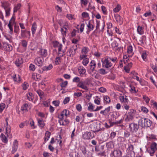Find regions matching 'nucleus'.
Wrapping results in <instances>:
<instances>
[{"mask_svg": "<svg viewBox=\"0 0 157 157\" xmlns=\"http://www.w3.org/2000/svg\"><path fill=\"white\" fill-rule=\"evenodd\" d=\"M0 137L3 142L7 144L8 141L6 136L3 133H2L0 136Z\"/></svg>", "mask_w": 157, "mask_h": 157, "instance_id": "cd10ccee", "label": "nucleus"}, {"mask_svg": "<svg viewBox=\"0 0 157 157\" xmlns=\"http://www.w3.org/2000/svg\"><path fill=\"white\" fill-rule=\"evenodd\" d=\"M68 84V82L67 81H65L62 82L60 84V86L62 88L65 87Z\"/></svg>", "mask_w": 157, "mask_h": 157, "instance_id": "8fccbe9b", "label": "nucleus"}, {"mask_svg": "<svg viewBox=\"0 0 157 157\" xmlns=\"http://www.w3.org/2000/svg\"><path fill=\"white\" fill-rule=\"evenodd\" d=\"M101 62L103 67L108 68L111 67L112 66V63L109 61L108 57H106L104 59H102Z\"/></svg>", "mask_w": 157, "mask_h": 157, "instance_id": "423d86ee", "label": "nucleus"}, {"mask_svg": "<svg viewBox=\"0 0 157 157\" xmlns=\"http://www.w3.org/2000/svg\"><path fill=\"white\" fill-rule=\"evenodd\" d=\"M2 6L3 7L6 12V16L8 17L10 15V7L9 4L7 2H4L2 3Z\"/></svg>", "mask_w": 157, "mask_h": 157, "instance_id": "7ed1b4c3", "label": "nucleus"}, {"mask_svg": "<svg viewBox=\"0 0 157 157\" xmlns=\"http://www.w3.org/2000/svg\"><path fill=\"white\" fill-rule=\"evenodd\" d=\"M121 6L118 4L116 7L113 9V11L115 13L118 12L121 10Z\"/></svg>", "mask_w": 157, "mask_h": 157, "instance_id": "a19ab883", "label": "nucleus"}, {"mask_svg": "<svg viewBox=\"0 0 157 157\" xmlns=\"http://www.w3.org/2000/svg\"><path fill=\"white\" fill-rule=\"evenodd\" d=\"M5 107V105L4 103H1L0 105V112L1 113Z\"/></svg>", "mask_w": 157, "mask_h": 157, "instance_id": "5fc2aeb1", "label": "nucleus"}, {"mask_svg": "<svg viewBox=\"0 0 157 157\" xmlns=\"http://www.w3.org/2000/svg\"><path fill=\"white\" fill-rule=\"evenodd\" d=\"M149 148L156 151L157 150V144L155 142H152Z\"/></svg>", "mask_w": 157, "mask_h": 157, "instance_id": "a878e982", "label": "nucleus"}, {"mask_svg": "<svg viewBox=\"0 0 157 157\" xmlns=\"http://www.w3.org/2000/svg\"><path fill=\"white\" fill-rule=\"evenodd\" d=\"M137 31L138 33L140 35H142L144 33L143 28L139 25L137 27Z\"/></svg>", "mask_w": 157, "mask_h": 157, "instance_id": "473e14b6", "label": "nucleus"}, {"mask_svg": "<svg viewBox=\"0 0 157 157\" xmlns=\"http://www.w3.org/2000/svg\"><path fill=\"white\" fill-rule=\"evenodd\" d=\"M96 66V63L94 60H92L90 63V69L92 72H93L95 71V68Z\"/></svg>", "mask_w": 157, "mask_h": 157, "instance_id": "aec40b11", "label": "nucleus"}, {"mask_svg": "<svg viewBox=\"0 0 157 157\" xmlns=\"http://www.w3.org/2000/svg\"><path fill=\"white\" fill-rule=\"evenodd\" d=\"M90 128L91 129V131L93 132H98L101 129L99 125L95 123L90 125Z\"/></svg>", "mask_w": 157, "mask_h": 157, "instance_id": "6e6552de", "label": "nucleus"}, {"mask_svg": "<svg viewBox=\"0 0 157 157\" xmlns=\"http://www.w3.org/2000/svg\"><path fill=\"white\" fill-rule=\"evenodd\" d=\"M28 105L27 103L24 104L21 107V110L22 111H27V108Z\"/></svg>", "mask_w": 157, "mask_h": 157, "instance_id": "58836bf2", "label": "nucleus"}, {"mask_svg": "<svg viewBox=\"0 0 157 157\" xmlns=\"http://www.w3.org/2000/svg\"><path fill=\"white\" fill-rule=\"evenodd\" d=\"M147 56V55L146 54V52H144L142 54L141 56L142 59L144 60H145L146 59Z\"/></svg>", "mask_w": 157, "mask_h": 157, "instance_id": "680f3d73", "label": "nucleus"}, {"mask_svg": "<svg viewBox=\"0 0 157 157\" xmlns=\"http://www.w3.org/2000/svg\"><path fill=\"white\" fill-rule=\"evenodd\" d=\"M76 108L77 110L79 112H80L82 109V107L81 105L80 104H78L76 105Z\"/></svg>", "mask_w": 157, "mask_h": 157, "instance_id": "13d9d810", "label": "nucleus"}, {"mask_svg": "<svg viewBox=\"0 0 157 157\" xmlns=\"http://www.w3.org/2000/svg\"><path fill=\"white\" fill-rule=\"evenodd\" d=\"M21 45L24 47H26L27 45V42L25 40H21Z\"/></svg>", "mask_w": 157, "mask_h": 157, "instance_id": "864d4df0", "label": "nucleus"}, {"mask_svg": "<svg viewBox=\"0 0 157 157\" xmlns=\"http://www.w3.org/2000/svg\"><path fill=\"white\" fill-rule=\"evenodd\" d=\"M104 100L106 101L107 103H109L110 102V99L108 96H103Z\"/></svg>", "mask_w": 157, "mask_h": 157, "instance_id": "37998d69", "label": "nucleus"}, {"mask_svg": "<svg viewBox=\"0 0 157 157\" xmlns=\"http://www.w3.org/2000/svg\"><path fill=\"white\" fill-rule=\"evenodd\" d=\"M132 51V46H129L127 48V52L128 53H131Z\"/></svg>", "mask_w": 157, "mask_h": 157, "instance_id": "69168bd1", "label": "nucleus"}, {"mask_svg": "<svg viewBox=\"0 0 157 157\" xmlns=\"http://www.w3.org/2000/svg\"><path fill=\"white\" fill-rule=\"evenodd\" d=\"M36 69L35 66L32 63H31L30 64L29 66V69L30 71H34Z\"/></svg>", "mask_w": 157, "mask_h": 157, "instance_id": "de8ad7c7", "label": "nucleus"}, {"mask_svg": "<svg viewBox=\"0 0 157 157\" xmlns=\"http://www.w3.org/2000/svg\"><path fill=\"white\" fill-rule=\"evenodd\" d=\"M75 157H86V155H84L82 154H80L78 152H77L75 155Z\"/></svg>", "mask_w": 157, "mask_h": 157, "instance_id": "774afa93", "label": "nucleus"}, {"mask_svg": "<svg viewBox=\"0 0 157 157\" xmlns=\"http://www.w3.org/2000/svg\"><path fill=\"white\" fill-rule=\"evenodd\" d=\"M147 151L149 154L151 156H153L154 155L155 152V151L153 150H152L149 147L147 149Z\"/></svg>", "mask_w": 157, "mask_h": 157, "instance_id": "c9c22d12", "label": "nucleus"}, {"mask_svg": "<svg viewBox=\"0 0 157 157\" xmlns=\"http://www.w3.org/2000/svg\"><path fill=\"white\" fill-rule=\"evenodd\" d=\"M61 59L59 57H56L55 59V62L56 65L59 64L61 63Z\"/></svg>", "mask_w": 157, "mask_h": 157, "instance_id": "09e8293b", "label": "nucleus"}, {"mask_svg": "<svg viewBox=\"0 0 157 157\" xmlns=\"http://www.w3.org/2000/svg\"><path fill=\"white\" fill-rule=\"evenodd\" d=\"M23 63L22 59L21 58H19L15 61V64L16 65L19 67Z\"/></svg>", "mask_w": 157, "mask_h": 157, "instance_id": "c756f323", "label": "nucleus"}, {"mask_svg": "<svg viewBox=\"0 0 157 157\" xmlns=\"http://www.w3.org/2000/svg\"><path fill=\"white\" fill-rule=\"evenodd\" d=\"M27 99L29 101H33V94L31 92L29 93V94L27 95Z\"/></svg>", "mask_w": 157, "mask_h": 157, "instance_id": "e433bc0d", "label": "nucleus"}, {"mask_svg": "<svg viewBox=\"0 0 157 157\" xmlns=\"http://www.w3.org/2000/svg\"><path fill=\"white\" fill-rule=\"evenodd\" d=\"M112 44L113 45V47L115 50H117L118 51H120L121 47V46H119L118 44L116 41H113ZM122 48H123L122 47Z\"/></svg>", "mask_w": 157, "mask_h": 157, "instance_id": "f3484780", "label": "nucleus"}, {"mask_svg": "<svg viewBox=\"0 0 157 157\" xmlns=\"http://www.w3.org/2000/svg\"><path fill=\"white\" fill-rule=\"evenodd\" d=\"M138 123L141 124L142 127H148L151 126L152 122L148 119L142 118L139 120Z\"/></svg>", "mask_w": 157, "mask_h": 157, "instance_id": "f257e3e1", "label": "nucleus"}, {"mask_svg": "<svg viewBox=\"0 0 157 157\" xmlns=\"http://www.w3.org/2000/svg\"><path fill=\"white\" fill-rule=\"evenodd\" d=\"M36 64L39 67H41L44 62V59L42 57H37L34 60Z\"/></svg>", "mask_w": 157, "mask_h": 157, "instance_id": "f8f14e48", "label": "nucleus"}, {"mask_svg": "<svg viewBox=\"0 0 157 157\" xmlns=\"http://www.w3.org/2000/svg\"><path fill=\"white\" fill-rule=\"evenodd\" d=\"M141 111L145 113H147L148 111V109L146 107L144 106L141 107Z\"/></svg>", "mask_w": 157, "mask_h": 157, "instance_id": "4d7b16f0", "label": "nucleus"}, {"mask_svg": "<svg viewBox=\"0 0 157 157\" xmlns=\"http://www.w3.org/2000/svg\"><path fill=\"white\" fill-rule=\"evenodd\" d=\"M98 72L99 74L102 75H105L108 72V71L105 70L103 68H101L99 69L98 70Z\"/></svg>", "mask_w": 157, "mask_h": 157, "instance_id": "f704fd0d", "label": "nucleus"}, {"mask_svg": "<svg viewBox=\"0 0 157 157\" xmlns=\"http://www.w3.org/2000/svg\"><path fill=\"white\" fill-rule=\"evenodd\" d=\"M77 86L86 90H88V87L85 84V82L82 81H80L77 84Z\"/></svg>", "mask_w": 157, "mask_h": 157, "instance_id": "4468645a", "label": "nucleus"}, {"mask_svg": "<svg viewBox=\"0 0 157 157\" xmlns=\"http://www.w3.org/2000/svg\"><path fill=\"white\" fill-rule=\"evenodd\" d=\"M60 103L59 100L54 101H53L52 103L56 106H58Z\"/></svg>", "mask_w": 157, "mask_h": 157, "instance_id": "bf43d9fd", "label": "nucleus"}, {"mask_svg": "<svg viewBox=\"0 0 157 157\" xmlns=\"http://www.w3.org/2000/svg\"><path fill=\"white\" fill-rule=\"evenodd\" d=\"M122 155V151L118 149H116L112 151L110 154L111 157H120Z\"/></svg>", "mask_w": 157, "mask_h": 157, "instance_id": "0eeeda50", "label": "nucleus"}, {"mask_svg": "<svg viewBox=\"0 0 157 157\" xmlns=\"http://www.w3.org/2000/svg\"><path fill=\"white\" fill-rule=\"evenodd\" d=\"M77 45H73L71 46L68 50L67 54L68 56L72 57L76 53L77 49Z\"/></svg>", "mask_w": 157, "mask_h": 157, "instance_id": "f03ea898", "label": "nucleus"}, {"mask_svg": "<svg viewBox=\"0 0 157 157\" xmlns=\"http://www.w3.org/2000/svg\"><path fill=\"white\" fill-rule=\"evenodd\" d=\"M135 112L133 109H130L129 112L126 114V116L125 120L126 122H128L132 121L134 118Z\"/></svg>", "mask_w": 157, "mask_h": 157, "instance_id": "39448f33", "label": "nucleus"}, {"mask_svg": "<svg viewBox=\"0 0 157 157\" xmlns=\"http://www.w3.org/2000/svg\"><path fill=\"white\" fill-rule=\"evenodd\" d=\"M19 30V27L18 25H15L14 26V32L15 33L18 34Z\"/></svg>", "mask_w": 157, "mask_h": 157, "instance_id": "ea45409f", "label": "nucleus"}, {"mask_svg": "<svg viewBox=\"0 0 157 157\" xmlns=\"http://www.w3.org/2000/svg\"><path fill=\"white\" fill-rule=\"evenodd\" d=\"M6 134H7V136L9 138H12V136L11 133V130L10 126H8V125L6 129Z\"/></svg>", "mask_w": 157, "mask_h": 157, "instance_id": "a211bd4d", "label": "nucleus"}, {"mask_svg": "<svg viewBox=\"0 0 157 157\" xmlns=\"http://www.w3.org/2000/svg\"><path fill=\"white\" fill-rule=\"evenodd\" d=\"M37 29V25L36 22H34L32 25L31 31L32 34L34 35Z\"/></svg>", "mask_w": 157, "mask_h": 157, "instance_id": "393cba45", "label": "nucleus"}, {"mask_svg": "<svg viewBox=\"0 0 157 157\" xmlns=\"http://www.w3.org/2000/svg\"><path fill=\"white\" fill-rule=\"evenodd\" d=\"M38 122L39 126L42 128H43L45 125V123L42 119H38Z\"/></svg>", "mask_w": 157, "mask_h": 157, "instance_id": "c85d7f7f", "label": "nucleus"}, {"mask_svg": "<svg viewBox=\"0 0 157 157\" xmlns=\"http://www.w3.org/2000/svg\"><path fill=\"white\" fill-rule=\"evenodd\" d=\"M40 75L39 74H37L36 73H34L33 74L32 76L33 78L35 80H38L40 79Z\"/></svg>", "mask_w": 157, "mask_h": 157, "instance_id": "7c9ffc66", "label": "nucleus"}, {"mask_svg": "<svg viewBox=\"0 0 157 157\" xmlns=\"http://www.w3.org/2000/svg\"><path fill=\"white\" fill-rule=\"evenodd\" d=\"M62 112L63 113L66 117H67V116L69 114V111L67 109H64Z\"/></svg>", "mask_w": 157, "mask_h": 157, "instance_id": "0e129e2a", "label": "nucleus"}, {"mask_svg": "<svg viewBox=\"0 0 157 157\" xmlns=\"http://www.w3.org/2000/svg\"><path fill=\"white\" fill-rule=\"evenodd\" d=\"M41 53V55L44 57H46L47 55V50L45 49H42L40 51Z\"/></svg>", "mask_w": 157, "mask_h": 157, "instance_id": "4c0bfd02", "label": "nucleus"}, {"mask_svg": "<svg viewBox=\"0 0 157 157\" xmlns=\"http://www.w3.org/2000/svg\"><path fill=\"white\" fill-rule=\"evenodd\" d=\"M82 17L85 18L89 17V15L88 13L86 12H83L82 13Z\"/></svg>", "mask_w": 157, "mask_h": 157, "instance_id": "6e6d98bb", "label": "nucleus"}, {"mask_svg": "<svg viewBox=\"0 0 157 157\" xmlns=\"http://www.w3.org/2000/svg\"><path fill=\"white\" fill-rule=\"evenodd\" d=\"M53 67L52 65V64H50L48 66H44L42 68V70L44 71H48L52 69Z\"/></svg>", "mask_w": 157, "mask_h": 157, "instance_id": "72a5a7b5", "label": "nucleus"}, {"mask_svg": "<svg viewBox=\"0 0 157 157\" xmlns=\"http://www.w3.org/2000/svg\"><path fill=\"white\" fill-rule=\"evenodd\" d=\"M124 120L123 119H121L119 121H117L116 122H110L109 121L110 127L113 126L114 124H120L122 123Z\"/></svg>", "mask_w": 157, "mask_h": 157, "instance_id": "b1692460", "label": "nucleus"}, {"mask_svg": "<svg viewBox=\"0 0 157 157\" xmlns=\"http://www.w3.org/2000/svg\"><path fill=\"white\" fill-rule=\"evenodd\" d=\"M70 101V98L67 97L63 101V103L64 104H67Z\"/></svg>", "mask_w": 157, "mask_h": 157, "instance_id": "338daca9", "label": "nucleus"}, {"mask_svg": "<svg viewBox=\"0 0 157 157\" xmlns=\"http://www.w3.org/2000/svg\"><path fill=\"white\" fill-rule=\"evenodd\" d=\"M114 18L117 23H119L120 24L122 23V20L121 18V16L119 14H114Z\"/></svg>", "mask_w": 157, "mask_h": 157, "instance_id": "4be33fe9", "label": "nucleus"}, {"mask_svg": "<svg viewBox=\"0 0 157 157\" xmlns=\"http://www.w3.org/2000/svg\"><path fill=\"white\" fill-rule=\"evenodd\" d=\"M30 31L25 30H21V35L22 38H29L30 36Z\"/></svg>", "mask_w": 157, "mask_h": 157, "instance_id": "9b49d317", "label": "nucleus"}, {"mask_svg": "<svg viewBox=\"0 0 157 157\" xmlns=\"http://www.w3.org/2000/svg\"><path fill=\"white\" fill-rule=\"evenodd\" d=\"M139 128V124L135 123L134 122L131 123L129 125V129L132 133L136 132Z\"/></svg>", "mask_w": 157, "mask_h": 157, "instance_id": "20e7f679", "label": "nucleus"}, {"mask_svg": "<svg viewBox=\"0 0 157 157\" xmlns=\"http://www.w3.org/2000/svg\"><path fill=\"white\" fill-rule=\"evenodd\" d=\"M89 105L88 106V110L90 111H94V106L90 103H89Z\"/></svg>", "mask_w": 157, "mask_h": 157, "instance_id": "c03bdc74", "label": "nucleus"}, {"mask_svg": "<svg viewBox=\"0 0 157 157\" xmlns=\"http://www.w3.org/2000/svg\"><path fill=\"white\" fill-rule=\"evenodd\" d=\"M116 135V133L115 132H112L111 133L109 137L111 139H113L115 137Z\"/></svg>", "mask_w": 157, "mask_h": 157, "instance_id": "e2e57ef3", "label": "nucleus"}, {"mask_svg": "<svg viewBox=\"0 0 157 157\" xmlns=\"http://www.w3.org/2000/svg\"><path fill=\"white\" fill-rule=\"evenodd\" d=\"M106 147L108 150H110L114 148V145L113 142L110 141L106 143Z\"/></svg>", "mask_w": 157, "mask_h": 157, "instance_id": "412c9836", "label": "nucleus"}, {"mask_svg": "<svg viewBox=\"0 0 157 157\" xmlns=\"http://www.w3.org/2000/svg\"><path fill=\"white\" fill-rule=\"evenodd\" d=\"M14 21L15 19L13 17H12L8 25V26L10 30V33L11 34L13 32V28L12 27V25L13 24Z\"/></svg>", "mask_w": 157, "mask_h": 157, "instance_id": "2eb2a0df", "label": "nucleus"}, {"mask_svg": "<svg viewBox=\"0 0 157 157\" xmlns=\"http://www.w3.org/2000/svg\"><path fill=\"white\" fill-rule=\"evenodd\" d=\"M118 114L117 112H113L111 116V119L114 121L118 118Z\"/></svg>", "mask_w": 157, "mask_h": 157, "instance_id": "2f4dec72", "label": "nucleus"}, {"mask_svg": "<svg viewBox=\"0 0 157 157\" xmlns=\"http://www.w3.org/2000/svg\"><path fill=\"white\" fill-rule=\"evenodd\" d=\"M95 136L94 132H86L83 135V138L84 139L89 140L93 138Z\"/></svg>", "mask_w": 157, "mask_h": 157, "instance_id": "1a4fd4ad", "label": "nucleus"}, {"mask_svg": "<svg viewBox=\"0 0 157 157\" xmlns=\"http://www.w3.org/2000/svg\"><path fill=\"white\" fill-rule=\"evenodd\" d=\"M80 81V78L78 77H74L73 80L72 81L73 82H76V83H78Z\"/></svg>", "mask_w": 157, "mask_h": 157, "instance_id": "3c124183", "label": "nucleus"}, {"mask_svg": "<svg viewBox=\"0 0 157 157\" xmlns=\"http://www.w3.org/2000/svg\"><path fill=\"white\" fill-rule=\"evenodd\" d=\"M36 93L38 94L40 98H42L44 94V92L41 90H37Z\"/></svg>", "mask_w": 157, "mask_h": 157, "instance_id": "79ce46f5", "label": "nucleus"}, {"mask_svg": "<svg viewBox=\"0 0 157 157\" xmlns=\"http://www.w3.org/2000/svg\"><path fill=\"white\" fill-rule=\"evenodd\" d=\"M86 24L87 27L88 28L87 31H86V33L87 34H89L90 32L93 30L94 28V26L93 24L91 23L90 21L88 22L87 24L86 23Z\"/></svg>", "mask_w": 157, "mask_h": 157, "instance_id": "ddd939ff", "label": "nucleus"}, {"mask_svg": "<svg viewBox=\"0 0 157 157\" xmlns=\"http://www.w3.org/2000/svg\"><path fill=\"white\" fill-rule=\"evenodd\" d=\"M78 71L80 75L82 76L83 75L85 74L86 72V70L85 69L83 66H80L78 69Z\"/></svg>", "mask_w": 157, "mask_h": 157, "instance_id": "6ab92c4d", "label": "nucleus"}, {"mask_svg": "<svg viewBox=\"0 0 157 157\" xmlns=\"http://www.w3.org/2000/svg\"><path fill=\"white\" fill-rule=\"evenodd\" d=\"M149 138L150 140H157V139L156 138V136L155 135L153 134H150L149 135Z\"/></svg>", "mask_w": 157, "mask_h": 157, "instance_id": "49530a36", "label": "nucleus"}, {"mask_svg": "<svg viewBox=\"0 0 157 157\" xmlns=\"http://www.w3.org/2000/svg\"><path fill=\"white\" fill-rule=\"evenodd\" d=\"M89 62V59L88 58H86L83 59L82 64L85 66H86Z\"/></svg>", "mask_w": 157, "mask_h": 157, "instance_id": "a18cd8bd", "label": "nucleus"}, {"mask_svg": "<svg viewBox=\"0 0 157 157\" xmlns=\"http://www.w3.org/2000/svg\"><path fill=\"white\" fill-rule=\"evenodd\" d=\"M79 148L82 154L84 155H86L87 153L86 147L84 146H81L79 147Z\"/></svg>", "mask_w": 157, "mask_h": 157, "instance_id": "5701e85b", "label": "nucleus"}, {"mask_svg": "<svg viewBox=\"0 0 157 157\" xmlns=\"http://www.w3.org/2000/svg\"><path fill=\"white\" fill-rule=\"evenodd\" d=\"M2 47V48H3L4 50L8 52H10L13 49L12 46L6 42H3Z\"/></svg>", "mask_w": 157, "mask_h": 157, "instance_id": "9d476101", "label": "nucleus"}, {"mask_svg": "<svg viewBox=\"0 0 157 157\" xmlns=\"http://www.w3.org/2000/svg\"><path fill=\"white\" fill-rule=\"evenodd\" d=\"M143 99L147 103H148L149 102L150 99L148 97L146 96L145 95H144L143 96Z\"/></svg>", "mask_w": 157, "mask_h": 157, "instance_id": "052dcab7", "label": "nucleus"}, {"mask_svg": "<svg viewBox=\"0 0 157 157\" xmlns=\"http://www.w3.org/2000/svg\"><path fill=\"white\" fill-rule=\"evenodd\" d=\"M51 135V133L48 131H47L45 133V136H44V144L48 140Z\"/></svg>", "mask_w": 157, "mask_h": 157, "instance_id": "bb28decb", "label": "nucleus"}, {"mask_svg": "<svg viewBox=\"0 0 157 157\" xmlns=\"http://www.w3.org/2000/svg\"><path fill=\"white\" fill-rule=\"evenodd\" d=\"M101 10L103 14H107V12L105 7L103 6H101Z\"/></svg>", "mask_w": 157, "mask_h": 157, "instance_id": "603ef678", "label": "nucleus"}, {"mask_svg": "<svg viewBox=\"0 0 157 157\" xmlns=\"http://www.w3.org/2000/svg\"><path fill=\"white\" fill-rule=\"evenodd\" d=\"M18 144L17 140H15L13 144L12 153L14 154L17 150L18 148Z\"/></svg>", "mask_w": 157, "mask_h": 157, "instance_id": "dca6fc26", "label": "nucleus"}]
</instances>
